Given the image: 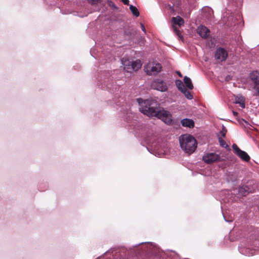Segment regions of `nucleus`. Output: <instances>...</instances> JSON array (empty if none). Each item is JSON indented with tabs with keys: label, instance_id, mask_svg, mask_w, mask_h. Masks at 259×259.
I'll list each match as a JSON object with an SVG mask.
<instances>
[{
	"label": "nucleus",
	"instance_id": "2f4dec72",
	"mask_svg": "<svg viewBox=\"0 0 259 259\" xmlns=\"http://www.w3.org/2000/svg\"><path fill=\"white\" fill-rule=\"evenodd\" d=\"M140 25H141V28H142V31L144 32V33H146V28L144 25L143 24H142V23H140Z\"/></svg>",
	"mask_w": 259,
	"mask_h": 259
},
{
	"label": "nucleus",
	"instance_id": "2eb2a0df",
	"mask_svg": "<svg viewBox=\"0 0 259 259\" xmlns=\"http://www.w3.org/2000/svg\"><path fill=\"white\" fill-rule=\"evenodd\" d=\"M239 193L243 196H246L251 192V188L247 185H242L238 188Z\"/></svg>",
	"mask_w": 259,
	"mask_h": 259
},
{
	"label": "nucleus",
	"instance_id": "423d86ee",
	"mask_svg": "<svg viewBox=\"0 0 259 259\" xmlns=\"http://www.w3.org/2000/svg\"><path fill=\"white\" fill-rule=\"evenodd\" d=\"M161 65L159 63L151 62L144 66L145 72L148 75H155L161 71Z\"/></svg>",
	"mask_w": 259,
	"mask_h": 259
},
{
	"label": "nucleus",
	"instance_id": "ddd939ff",
	"mask_svg": "<svg viewBox=\"0 0 259 259\" xmlns=\"http://www.w3.org/2000/svg\"><path fill=\"white\" fill-rule=\"evenodd\" d=\"M197 33L204 39L207 38L210 34L209 29L204 25H200L197 29Z\"/></svg>",
	"mask_w": 259,
	"mask_h": 259
},
{
	"label": "nucleus",
	"instance_id": "bb28decb",
	"mask_svg": "<svg viewBox=\"0 0 259 259\" xmlns=\"http://www.w3.org/2000/svg\"><path fill=\"white\" fill-rule=\"evenodd\" d=\"M227 133V130L224 126L222 127V130L220 132V133L222 137H225Z\"/></svg>",
	"mask_w": 259,
	"mask_h": 259
},
{
	"label": "nucleus",
	"instance_id": "f704fd0d",
	"mask_svg": "<svg viewBox=\"0 0 259 259\" xmlns=\"http://www.w3.org/2000/svg\"><path fill=\"white\" fill-rule=\"evenodd\" d=\"M89 1L90 2H91L92 4H96L98 2V0H89Z\"/></svg>",
	"mask_w": 259,
	"mask_h": 259
},
{
	"label": "nucleus",
	"instance_id": "72a5a7b5",
	"mask_svg": "<svg viewBox=\"0 0 259 259\" xmlns=\"http://www.w3.org/2000/svg\"><path fill=\"white\" fill-rule=\"evenodd\" d=\"M144 244H150L152 245L153 243L152 242H141V243H140L139 244V245Z\"/></svg>",
	"mask_w": 259,
	"mask_h": 259
},
{
	"label": "nucleus",
	"instance_id": "393cba45",
	"mask_svg": "<svg viewBox=\"0 0 259 259\" xmlns=\"http://www.w3.org/2000/svg\"><path fill=\"white\" fill-rule=\"evenodd\" d=\"M219 142L221 147L223 148H227L228 147V144L222 138H219Z\"/></svg>",
	"mask_w": 259,
	"mask_h": 259
},
{
	"label": "nucleus",
	"instance_id": "6ab92c4d",
	"mask_svg": "<svg viewBox=\"0 0 259 259\" xmlns=\"http://www.w3.org/2000/svg\"><path fill=\"white\" fill-rule=\"evenodd\" d=\"M184 82L189 89L192 90L193 89V85L190 78L185 76L184 78Z\"/></svg>",
	"mask_w": 259,
	"mask_h": 259
},
{
	"label": "nucleus",
	"instance_id": "a211bd4d",
	"mask_svg": "<svg viewBox=\"0 0 259 259\" xmlns=\"http://www.w3.org/2000/svg\"><path fill=\"white\" fill-rule=\"evenodd\" d=\"M172 22L174 24L179 25V26H181L183 25L184 23V21L183 18H182L180 16H177L176 17H172Z\"/></svg>",
	"mask_w": 259,
	"mask_h": 259
},
{
	"label": "nucleus",
	"instance_id": "1a4fd4ad",
	"mask_svg": "<svg viewBox=\"0 0 259 259\" xmlns=\"http://www.w3.org/2000/svg\"><path fill=\"white\" fill-rule=\"evenodd\" d=\"M232 148L234 153L242 161L248 162L250 160V157L249 155L245 151L241 150L236 144H233Z\"/></svg>",
	"mask_w": 259,
	"mask_h": 259
},
{
	"label": "nucleus",
	"instance_id": "7ed1b4c3",
	"mask_svg": "<svg viewBox=\"0 0 259 259\" xmlns=\"http://www.w3.org/2000/svg\"><path fill=\"white\" fill-rule=\"evenodd\" d=\"M100 79H99L98 85L103 90H111L114 81L113 77L110 75L108 71H105L100 75Z\"/></svg>",
	"mask_w": 259,
	"mask_h": 259
},
{
	"label": "nucleus",
	"instance_id": "9d476101",
	"mask_svg": "<svg viewBox=\"0 0 259 259\" xmlns=\"http://www.w3.org/2000/svg\"><path fill=\"white\" fill-rule=\"evenodd\" d=\"M155 117L161 119L167 124H170L172 122L171 114L169 111L164 109L160 110Z\"/></svg>",
	"mask_w": 259,
	"mask_h": 259
},
{
	"label": "nucleus",
	"instance_id": "7c9ffc66",
	"mask_svg": "<svg viewBox=\"0 0 259 259\" xmlns=\"http://www.w3.org/2000/svg\"><path fill=\"white\" fill-rule=\"evenodd\" d=\"M168 7L169 10L171 12H174L175 11V9H174V8L173 6H171L170 5H168Z\"/></svg>",
	"mask_w": 259,
	"mask_h": 259
},
{
	"label": "nucleus",
	"instance_id": "a19ab883",
	"mask_svg": "<svg viewBox=\"0 0 259 259\" xmlns=\"http://www.w3.org/2000/svg\"><path fill=\"white\" fill-rule=\"evenodd\" d=\"M146 141H147V143H149V142L148 141V140H147V139H146Z\"/></svg>",
	"mask_w": 259,
	"mask_h": 259
},
{
	"label": "nucleus",
	"instance_id": "9b49d317",
	"mask_svg": "<svg viewBox=\"0 0 259 259\" xmlns=\"http://www.w3.org/2000/svg\"><path fill=\"white\" fill-rule=\"evenodd\" d=\"M220 159V155L215 153H206L202 157V160L207 164H210L215 161H219Z\"/></svg>",
	"mask_w": 259,
	"mask_h": 259
},
{
	"label": "nucleus",
	"instance_id": "5701e85b",
	"mask_svg": "<svg viewBox=\"0 0 259 259\" xmlns=\"http://www.w3.org/2000/svg\"><path fill=\"white\" fill-rule=\"evenodd\" d=\"M130 9L134 15H135L136 17H138L139 16V12L138 9L135 6L131 5L130 6Z\"/></svg>",
	"mask_w": 259,
	"mask_h": 259
},
{
	"label": "nucleus",
	"instance_id": "4c0bfd02",
	"mask_svg": "<svg viewBox=\"0 0 259 259\" xmlns=\"http://www.w3.org/2000/svg\"><path fill=\"white\" fill-rule=\"evenodd\" d=\"M243 120L244 121V122L245 123H246V124H248V122H247L246 120H245V119H243Z\"/></svg>",
	"mask_w": 259,
	"mask_h": 259
},
{
	"label": "nucleus",
	"instance_id": "473e14b6",
	"mask_svg": "<svg viewBox=\"0 0 259 259\" xmlns=\"http://www.w3.org/2000/svg\"><path fill=\"white\" fill-rule=\"evenodd\" d=\"M121 2L125 5H129V0H121Z\"/></svg>",
	"mask_w": 259,
	"mask_h": 259
},
{
	"label": "nucleus",
	"instance_id": "37998d69",
	"mask_svg": "<svg viewBox=\"0 0 259 259\" xmlns=\"http://www.w3.org/2000/svg\"><path fill=\"white\" fill-rule=\"evenodd\" d=\"M233 2L235 1V0H232Z\"/></svg>",
	"mask_w": 259,
	"mask_h": 259
},
{
	"label": "nucleus",
	"instance_id": "0eeeda50",
	"mask_svg": "<svg viewBox=\"0 0 259 259\" xmlns=\"http://www.w3.org/2000/svg\"><path fill=\"white\" fill-rule=\"evenodd\" d=\"M250 79L253 82V96H259V72L253 71L249 74Z\"/></svg>",
	"mask_w": 259,
	"mask_h": 259
},
{
	"label": "nucleus",
	"instance_id": "c9c22d12",
	"mask_svg": "<svg viewBox=\"0 0 259 259\" xmlns=\"http://www.w3.org/2000/svg\"><path fill=\"white\" fill-rule=\"evenodd\" d=\"M233 114L234 116H237L238 115L237 112L234 111H233Z\"/></svg>",
	"mask_w": 259,
	"mask_h": 259
},
{
	"label": "nucleus",
	"instance_id": "4be33fe9",
	"mask_svg": "<svg viewBox=\"0 0 259 259\" xmlns=\"http://www.w3.org/2000/svg\"><path fill=\"white\" fill-rule=\"evenodd\" d=\"M235 103L236 104H239L240 107L242 108H244L245 107L244 101L242 97L240 98H236Z\"/></svg>",
	"mask_w": 259,
	"mask_h": 259
},
{
	"label": "nucleus",
	"instance_id": "412c9836",
	"mask_svg": "<svg viewBox=\"0 0 259 259\" xmlns=\"http://www.w3.org/2000/svg\"><path fill=\"white\" fill-rule=\"evenodd\" d=\"M203 17H205L207 20H211L213 18V11L211 9H207L206 14H204Z\"/></svg>",
	"mask_w": 259,
	"mask_h": 259
},
{
	"label": "nucleus",
	"instance_id": "a878e982",
	"mask_svg": "<svg viewBox=\"0 0 259 259\" xmlns=\"http://www.w3.org/2000/svg\"><path fill=\"white\" fill-rule=\"evenodd\" d=\"M107 4L112 9L114 10H116L118 9V7L115 5V4L111 0L107 1Z\"/></svg>",
	"mask_w": 259,
	"mask_h": 259
},
{
	"label": "nucleus",
	"instance_id": "58836bf2",
	"mask_svg": "<svg viewBox=\"0 0 259 259\" xmlns=\"http://www.w3.org/2000/svg\"><path fill=\"white\" fill-rule=\"evenodd\" d=\"M146 148H147V150H148L150 153H152V152L150 151V149H149V148L146 147Z\"/></svg>",
	"mask_w": 259,
	"mask_h": 259
},
{
	"label": "nucleus",
	"instance_id": "f3484780",
	"mask_svg": "<svg viewBox=\"0 0 259 259\" xmlns=\"http://www.w3.org/2000/svg\"><path fill=\"white\" fill-rule=\"evenodd\" d=\"M242 0H236V21H242V17L238 9L241 6Z\"/></svg>",
	"mask_w": 259,
	"mask_h": 259
},
{
	"label": "nucleus",
	"instance_id": "f03ea898",
	"mask_svg": "<svg viewBox=\"0 0 259 259\" xmlns=\"http://www.w3.org/2000/svg\"><path fill=\"white\" fill-rule=\"evenodd\" d=\"M179 143L182 150L189 154L193 153L197 146L196 139L192 135L188 134L180 136Z\"/></svg>",
	"mask_w": 259,
	"mask_h": 259
},
{
	"label": "nucleus",
	"instance_id": "20e7f679",
	"mask_svg": "<svg viewBox=\"0 0 259 259\" xmlns=\"http://www.w3.org/2000/svg\"><path fill=\"white\" fill-rule=\"evenodd\" d=\"M121 61L124 70L127 72L132 73L136 71L141 68L142 66L141 62L139 59L135 61H130L128 59H124L123 58Z\"/></svg>",
	"mask_w": 259,
	"mask_h": 259
},
{
	"label": "nucleus",
	"instance_id": "f257e3e1",
	"mask_svg": "<svg viewBox=\"0 0 259 259\" xmlns=\"http://www.w3.org/2000/svg\"><path fill=\"white\" fill-rule=\"evenodd\" d=\"M137 101L139 105L140 111L148 116L155 117L160 110V105L155 100L138 98Z\"/></svg>",
	"mask_w": 259,
	"mask_h": 259
},
{
	"label": "nucleus",
	"instance_id": "79ce46f5",
	"mask_svg": "<svg viewBox=\"0 0 259 259\" xmlns=\"http://www.w3.org/2000/svg\"><path fill=\"white\" fill-rule=\"evenodd\" d=\"M146 141H147V143H149V142L148 141V140H147V139H146Z\"/></svg>",
	"mask_w": 259,
	"mask_h": 259
},
{
	"label": "nucleus",
	"instance_id": "b1692460",
	"mask_svg": "<svg viewBox=\"0 0 259 259\" xmlns=\"http://www.w3.org/2000/svg\"><path fill=\"white\" fill-rule=\"evenodd\" d=\"M182 93L189 100H191L193 98V97L191 95V93L188 90H187V89L185 90Z\"/></svg>",
	"mask_w": 259,
	"mask_h": 259
},
{
	"label": "nucleus",
	"instance_id": "e433bc0d",
	"mask_svg": "<svg viewBox=\"0 0 259 259\" xmlns=\"http://www.w3.org/2000/svg\"><path fill=\"white\" fill-rule=\"evenodd\" d=\"M177 74L180 77H182V75L180 71H177Z\"/></svg>",
	"mask_w": 259,
	"mask_h": 259
},
{
	"label": "nucleus",
	"instance_id": "6e6552de",
	"mask_svg": "<svg viewBox=\"0 0 259 259\" xmlns=\"http://www.w3.org/2000/svg\"><path fill=\"white\" fill-rule=\"evenodd\" d=\"M151 87L154 90L162 92L166 91L168 89L166 83L160 78L154 80L151 83Z\"/></svg>",
	"mask_w": 259,
	"mask_h": 259
},
{
	"label": "nucleus",
	"instance_id": "ea45409f",
	"mask_svg": "<svg viewBox=\"0 0 259 259\" xmlns=\"http://www.w3.org/2000/svg\"><path fill=\"white\" fill-rule=\"evenodd\" d=\"M146 141H147V143H149V142L148 141V140H147V139H146Z\"/></svg>",
	"mask_w": 259,
	"mask_h": 259
},
{
	"label": "nucleus",
	"instance_id": "39448f33",
	"mask_svg": "<svg viewBox=\"0 0 259 259\" xmlns=\"http://www.w3.org/2000/svg\"><path fill=\"white\" fill-rule=\"evenodd\" d=\"M130 126L131 129H133L135 134L137 136L141 137L144 139L145 138V134L146 132V128L145 125L143 123L137 122L136 120L133 121V122H130Z\"/></svg>",
	"mask_w": 259,
	"mask_h": 259
},
{
	"label": "nucleus",
	"instance_id": "4468645a",
	"mask_svg": "<svg viewBox=\"0 0 259 259\" xmlns=\"http://www.w3.org/2000/svg\"><path fill=\"white\" fill-rule=\"evenodd\" d=\"M239 251L245 256H251L255 253V250L246 246H240L238 248Z\"/></svg>",
	"mask_w": 259,
	"mask_h": 259
},
{
	"label": "nucleus",
	"instance_id": "aec40b11",
	"mask_svg": "<svg viewBox=\"0 0 259 259\" xmlns=\"http://www.w3.org/2000/svg\"><path fill=\"white\" fill-rule=\"evenodd\" d=\"M176 84L179 90L183 93L185 90L186 89L183 83L180 79H177L176 80Z\"/></svg>",
	"mask_w": 259,
	"mask_h": 259
},
{
	"label": "nucleus",
	"instance_id": "f8f14e48",
	"mask_svg": "<svg viewBox=\"0 0 259 259\" xmlns=\"http://www.w3.org/2000/svg\"><path fill=\"white\" fill-rule=\"evenodd\" d=\"M228 57V53L227 51L223 48L220 47L215 51V57L216 59L221 61H224Z\"/></svg>",
	"mask_w": 259,
	"mask_h": 259
},
{
	"label": "nucleus",
	"instance_id": "cd10ccee",
	"mask_svg": "<svg viewBox=\"0 0 259 259\" xmlns=\"http://www.w3.org/2000/svg\"><path fill=\"white\" fill-rule=\"evenodd\" d=\"M223 215L224 219L226 222H228V223L232 222L233 220L232 218L227 219L225 215V214L223 212Z\"/></svg>",
	"mask_w": 259,
	"mask_h": 259
},
{
	"label": "nucleus",
	"instance_id": "dca6fc26",
	"mask_svg": "<svg viewBox=\"0 0 259 259\" xmlns=\"http://www.w3.org/2000/svg\"><path fill=\"white\" fill-rule=\"evenodd\" d=\"M181 124L184 127H189L190 128H193L194 126V121L189 118H184L181 121Z\"/></svg>",
	"mask_w": 259,
	"mask_h": 259
},
{
	"label": "nucleus",
	"instance_id": "c756f323",
	"mask_svg": "<svg viewBox=\"0 0 259 259\" xmlns=\"http://www.w3.org/2000/svg\"><path fill=\"white\" fill-rule=\"evenodd\" d=\"M174 31L177 35H178L179 36H180L181 33L179 29H178L177 28H174Z\"/></svg>",
	"mask_w": 259,
	"mask_h": 259
},
{
	"label": "nucleus",
	"instance_id": "c85d7f7f",
	"mask_svg": "<svg viewBox=\"0 0 259 259\" xmlns=\"http://www.w3.org/2000/svg\"><path fill=\"white\" fill-rule=\"evenodd\" d=\"M232 76H231L230 75H228L225 77V80L226 81H229L231 80L232 79Z\"/></svg>",
	"mask_w": 259,
	"mask_h": 259
}]
</instances>
